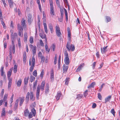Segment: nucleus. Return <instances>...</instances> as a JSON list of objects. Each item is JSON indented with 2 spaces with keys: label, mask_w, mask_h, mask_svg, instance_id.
I'll use <instances>...</instances> for the list:
<instances>
[{
  "label": "nucleus",
  "mask_w": 120,
  "mask_h": 120,
  "mask_svg": "<svg viewBox=\"0 0 120 120\" xmlns=\"http://www.w3.org/2000/svg\"><path fill=\"white\" fill-rule=\"evenodd\" d=\"M4 67H2L0 70V71L1 72V75L2 76L4 75V72L3 71Z\"/></svg>",
  "instance_id": "obj_46"
},
{
  "label": "nucleus",
  "mask_w": 120,
  "mask_h": 120,
  "mask_svg": "<svg viewBox=\"0 0 120 120\" xmlns=\"http://www.w3.org/2000/svg\"><path fill=\"white\" fill-rule=\"evenodd\" d=\"M17 71V66L15 65L14 66V72L15 73H16Z\"/></svg>",
  "instance_id": "obj_41"
},
{
  "label": "nucleus",
  "mask_w": 120,
  "mask_h": 120,
  "mask_svg": "<svg viewBox=\"0 0 120 120\" xmlns=\"http://www.w3.org/2000/svg\"><path fill=\"white\" fill-rule=\"evenodd\" d=\"M9 80V82L8 83V88L9 89L10 88L11 85L12 84V78H9V79H8Z\"/></svg>",
  "instance_id": "obj_22"
},
{
  "label": "nucleus",
  "mask_w": 120,
  "mask_h": 120,
  "mask_svg": "<svg viewBox=\"0 0 120 120\" xmlns=\"http://www.w3.org/2000/svg\"><path fill=\"white\" fill-rule=\"evenodd\" d=\"M56 4L57 5L58 7L59 8H60V2L59 0H55Z\"/></svg>",
  "instance_id": "obj_40"
},
{
  "label": "nucleus",
  "mask_w": 120,
  "mask_h": 120,
  "mask_svg": "<svg viewBox=\"0 0 120 120\" xmlns=\"http://www.w3.org/2000/svg\"><path fill=\"white\" fill-rule=\"evenodd\" d=\"M36 47L35 46H34L32 48L33 54V56H34L36 54Z\"/></svg>",
  "instance_id": "obj_20"
},
{
  "label": "nucleus",
  "mask_w": 120,
  "mask_h": 120,
  "mask_svg": "<svg viewBox=\"0 0 120 120\" xmlns=\"http://www.w3.org/2000/svg\"><path fill=\"white\" fill-rule=\"evenodd\" d=\"M50 12L51 15H55V12L53 4H50Z\"/></svg>",
  "instance_id": "obj_5"
},
{
  "label": "nucleus",
  "mask_w": 120,
  "mask_h": 120,
  "mask_svg": "<svg viewBox=\"0 0 120 120\" xmlns=\"http://www.w3.org/2000/svg\"><path fill=\"white\" fill-rule=\"evenodd\" d=\"M12 40V45H10V46H11L12 48V52L14 54L15 52V46L14 45V42L13 41L14 40Z\"/></svg>",
  "instance_id": "obj_10"
},
{
  "label": "nucleus",
  "mask_w": 120,
  "mask_h": 120,
  "mask_svg": "<svg viewBox=\"0 0 120 120\" xmlns=\"http://www.w3.org/2000/svg\"><path fill=\"white\" fill-rule=\"evenodd\" d=\"M95 84V82H93L89 86H88V88H90L91 87H94V86Z\"/></svg>",
  "instance_id": "obj_29"
},
{
  "label": "nucleus",
  "mask_w": 120,
  "mask_h": 120,
  "mask_svg": "<svg viewBox=\"0 0 120 120\" xmlns=\"http://www.w3.org/2000/svg\"><path fill=\"white\" fill-rule=\"evenodd\" d=\"M4 89H3L2 90L1 94V96L2 97L4 95Z\"/></svg>",
  "instance_id": "obj_63"
},
{
  "label": "nucleus",
  "mask_w": 120,
  "mask_h": 120,
  "mask_svg": "<svg viewBox=\"0 0 120 120\" xmlns=\"http://www.w3.org/2000/svg\"><path fill=\"white\" fill-rule=\"evenodd\" d=\"M51 79V80H53L54 79L53 70L52 69L50 72Z\"/></svg>",
  "instance_id": "obj_19"
},
{
  "label": "nucleus",
  "mask_w": 120,
  "mask_h": 120,
  "mask_svg": "<svg viewBox=\"0 0 120 120\" xmlns=\"http://www.w3.org/2000/svg\"><path fill=\"white\" fill-rule=\"evenodd\" d=\"M55 28L56 31V34L58 37H59L61 35V34L60 30V28L59 27L57 26H56Z\"/></svg>",
  "instance_id": "obj_6"
},
{
  "label": "nucleus",
  "mask_w": 120,
  "mask_h": 120,
  "mask_svg": "<svg viewBox=\"0 0 120 120\" xmlns=\"http://www.w3.org/2000/svg\"><path fill=\"white\" fill-rule=\"evenodd\" d=\"M105 18L107 20V22H109L111 21V19L110 17L106 16L105 17Z\"/></svg>",
  "instance_id": "obj_44"
},
{
  "label": "nucleus",
  "mask_w": 120,
  "mask_h": 120,
  "mask_svg": "<svg viewBox=\"0 0 120 120\" xmlns=\"http://www.w3.org/2000/svg\"><path fill=\"white\" fill-rule=\"evenodd\" d=\"M98 98L100 100L101 99L102 96L101 95L100 93H98Z\"/></svg>",
  "instance_id": "obj_59"
},
{
  "label": "nucleus",
  "mask_w": 120,
  "mask_h": 120,
  "mask_svg": "<svg viewBox=\"0 0 120 120\" xmlns=\"http://www.w3.org/2000/svg\"><path fill=\"white\" fill-rule=\"evenodd\" d=\"M69 78H67L65 80V84L66 85H68V82L69 81Z\"/></svg>",
  "instance_id": "obj_49"
},
{
  "label": "nucleus",
  "mask_w": 120,
  "mask_h": 120,
  "mask_svg": "<svg viewBox=\"0 0 120 120\" xmlns=\"http://www.w3.org/2000/svg\"><path fill=\"white\" fill-rule=\"evenodd\" d=\"M34 39L32 37H30V43L32 44L34 43Z\"/></svg>",
  "instance_id": "obj_43"
},
{
  "label": "nucleus",
  "mask_w": 120,
  "mask_h": 120,
  "mask_svg": "<svg viewBox=\"0 0 120 120\" xmlns=\"http://www.w3.org/2000/svg\"><path fill=\"white\" fill-rule=\"evenodd\" d=\"M108 47V46L106 47H104L103 48H101V53L102 54H103L105 53L107 51V48Z\"/></svg>",
  "instance_id": "obj_13"
},
{
  "label": "nucleus",
  "mask_w": 120,
  "mask_h": 120,
  "mask_svg": "<svg viewBox=\"0 0 120 120\" xmlns=\"http://www.w3.org/2000/svg\"><path fill=\"white\" fill-rule=\"evenodd\" d=\"M96 55L98 58H99L100 57L99 52L98 51L97 52L96 54Z\"/></svg>",
  "instance_id": "obj_64"
},
{
  "label": "nucleus",
  "mask_w": 120,
  "mask_h": 120,
  "mask_svg": "<svg viewBox=\"0 0 120 120\" xmlns=\"http://www.w3.org/2000/svg\"><path fill=\"white\" fill-rule=\"evenodd\" d=\"M68 40L69 41H70L71 39V32H68Z\"/></svg>",
  "instance_id": "obj_51"
},
{
  "label": "nucleus",
  "mask_w": 120,
  "mask_h": 120,
  "mask_svg": "<svg viewBox=\"0 0 120 120\" xmlns=\"http://www.w3.org/2000/svg\"><path fill=\"white\" fill-rule=\"evenodd\" d=\"M13 69L12 68H11L10 69L9 71L8 72L7 76L8 79L12 78H10V77L11 74L12 70H13Z\"/></svg>",
  "instance_id": "obj_14"
},
{
  "label": "nucleus",
  "mask_w": 120,
  "mask_h": 120,
  "mask_svg": "<svg viewBox=\"0 0 120 120\" xmlns=\"http://www.w3.org/2000/svg\"><path fill=\"white\" fill-rule=\"evenodd\" d=\"M21 79H19L17 82V86L19 87H20L21 85Z\"/></svg>",
  "instance_id": "obj_35"
},
{
  "label": "nucleus",
  "mask_w": 120,
  "mask_h": 120,
  "mask_svg": "<svg viewBox=\"0 0 120 120\" xmlns=\"http://www.w3.org/2000/svg\"><path fill=\"white\" fill-rule=\"evenodd\" d=\"M64 55L65 56L64 60V62L66 64L68 65L69 64V60L68 57V54L67 51H65Z\"/></svg>",
  "instance_id": "obj_3"
},
{
  "label": "nucleus",
  "mask_w": 120,
  "mask_h": 120,
  "mask_svg": "<svg viewBox=\"0 0 120 120\" xmlns=\"http://www.w3.org/2000/svg\"><path fill=\"white\" fill-rule=\"evenodd\" d=\"M11 39L14 40V39L15 38V36H14V33H11Z\"/></svg>",
  "instance_id": "obj_61"
},
{
  "label": "nucleus",
  "mask_w": 120,
  "mask_h": 120,
  "mask_svg": "<svg viewBox=\"0 0 120 120\" xmlns=\"http://www.w3.org/2000/svg\"><path fill=\"white\" fill-rule=\"evenodd\" d=\"M40 90V86L38 85L37 87L36 92V97L37 98H38H38L39 97Z\"/></svg>",
  "instance_id": "obj_11"
},
{
  "label": "nucleus",
  "mask_w": 120,
  "mask_h": 120,
  "mask_svg": "<svg viewBox=\"0 0 120 120\" xmlns=\"http://www.w3.org/2000/svg\"><path fill=\"white\" fill-rule=\"evenodd\" d=\"M45 44V48L46 52L47 53H48L50 51V49L49 48V47L47 44V43Z\"/></svg>",
  "instance_id": "obj_21"
},
{
  "label": "nucleus",
  "mask_w": 120,
  "mask_h": 120,
  "mask_svg": "<svg viewBox=\"0 0 120 120\" xmlns=\"http://www.w3.org/2000/svg\"><path fill=\"white\" fill-rule=\"evenodd\" d=\"M59 8L60 9L61 16L62 17V16H63L64 15V11L63 8H61V7H60V8Z\"/></svg>",
  "instance_id": "obj_37"
},
{
  "label": "nucleus",
  "mask_w": 120,
  "mask_h": 120,
  "mask_svg": "<svg viewBox=\"0 0 120 120\" xmlns=\"http://www.w3.org/2000/svg\"><path fill=\"white\" fill-rule=\"evenodd\" d=\"M23 56V61L25 63L26 62V53L25 52H24Z\"/></svg>",
  "instance_id": "obj_30"
},
{
  "label": "nucleus",
  "mask_w": 120,
  "mask_h": 120,
  "mask_svg": "<svg viewBox=\"0 0 120 120\" xmlns=\"http://www.w3.org/2000/svg\"><path fill=\"white\" fill-rule=\"evenodd\" d=\"M30 100L32 101L34 100V93L32 92H31L30 93Z\"/></svg>",
  "instance_id": "obj_17"
},
{
  "label": "nucleus",
  "mask_w": 120,
  "mask_h": 120,
  "mask_svg": "<svg viewBox=\"0 0 120 120\" xmlns=\"http://www.w3.org/2000/svg\"><path fill=\"white\" fill-rule=\"evenodd\" d=\"M105 85V84L104 83H103L101 87H100L99 88V91L100 92H101L102 90V88L103 87V86H104Z\"/></svg>",
  "instance_id": "obj_50"
},
{
  "label": "nucleus",
  "mask_w": 120,
  "mask_h": 120,
  "mask_svg": "<svg viewBox=\"0 0 120 120\" xmlns=\"http://www.w3.org/2000/svg\"><path fill=\"white\" fill-rule=\"evenodd\" d=\"M29 77H28L27 78H25L24 80V84L26 85H27L28 83V80L29 79Z\"/></svg>",
  "instance_id": "obj_32"
},
{
  "label": "nucleus",
  "mask_w": 120,
  "mask_h": 120,
  "mask_svg": "<svg viewBox=\"0 0 120 120\" xmlns=\"http://www.w3.org/2000/svg\"><path fill=\"white\" fill-rule=\"evenodd\" d=\"M26 20L23 19H22L21 21V25L22 26V27L20 24L18 23L17 24V29L18 31V35L20 37L23 36V28H24L26 27Z\"/></svg>",
  "instance_id": "obj_1"
},
{
  "label": "nucleus",
  "mask_w": 120,
  "mask_h": 120,
  "mask_svg": "<svg viewBox=\"0 0 120 120\" xmlns=\"http://www.w3.org/2000/svg\"><path fill=\"white\" fill-rule=\"evenodd\" d=\"M29 113V111L28 109L25 110L24 111V115L26 116H27Z\"/></svg>",
  "instance_id": "obj_31"
},
{
  "label": "nucleus",
  "mask_w": 120,
  "mask_h": 120,
  "mask_svg": "<svg viewBox=\"0 0 120 120\" xmlns=\"http://www.w3.org/2000/svg\"><path fill=\"white\" fill-rule=\"evenodd\" d=\"M31 112L33 113L34 116H35L36 114V111L34 108H33L31 109Z\"/></svg>",
  "instance_id": "obj_47"
},
{
  "label": "nucleus",
  "mask_w": 120,
  "mask_h": 120,
  "mask_svg": "<svg viewBox=\"0 0 120 120\" xmlns=\"http://www.w3.org/2000/svg\"><path fill=\"white\" fill-rule=\"evenodd\" d=\"M88 91V90H86L85 92L84 93V96L85 97H86V96H87L88 94L87 92Z\"/></svg>",
  "instance_id": "obj_54"
},
{
  "label": "nucleus",
  "mask_w": 120,
  "mask_h": 120,
  "mask_svg": "<svg viewBox=\"0 0 120 120\" xmlns=\"http://www.w3.org/2000/svg\"><path fill=\"white\" fill-rule=\"evenodd\" d=\"M49 85L48 84H47L46 86L45 93H48L49 91Z\"/></svg>",
  "instance_id": "obj_28"
},
{
  "label": "nucleus",
  "mask_w": 120,
  "mask_h": 120,
  "mask_svg": "<svg viewBox=\"0 0 120 120\" xmlns=\"http://www.w3.org/2000/svg\"><path fill=\"white\" fill-rule=\"evenodd\" d=\"M111 98V96H109L107 97L105 99V103H106L107 102L109 101Z\"/></svg>",
  "instance_id": "obj_27"
},
{
  "label": "nucleus",
  "mask_w": 120,
  "mask_h": 120,
  "mask_svg": "<svg viewBox=\"0 0 120 120\" xmlns=\"http://www.w3.org/2000/svg\"><path fill=\"white\" fill-rule=\"evenodd\" d=\"M68 68V66H67L64 64L63 67V71L64 73H66Z\"/></svg>",
  "instance_id": "obj_12"
},
{
  "label": "nucleus",
  "mask_w": 120,
  "mask_h": 120,
  "mask_svg": "<svg viewBox=\"0 0 120 120\" xmlns=\"http://www.w3.org/2000/svg\"><path fill=\"white\" fill-rule=\"evenodd\" d=\"M5 115V108L3 109L1 113V117L4 116Z\"/></svg>",
  "instance_id": "obj_24"
},
{
  "label": "nucleus",
  "mask_w": 120,
  "mask_h": 120,
  "mask_svg": "<svg viewBox=\"0 0 120 120\" xmlns=\"http://www.w3.org/2000/svg\"><path fill=\"white\" fill-rule=\"evenodd\" d=\"M33 75L35 76L36 77L37 75V71L36 70H35L33 72Z\"/></svg>",
  "instance_id": "obj_52"
},
{
  "label": "nucleus",
  "mask_w": 120,
  "mask_h": 120,
  "mask_svg": "<svg viewBox=\"0 0 120 120\" xmlns=\"http://www.w3.org/2000/svg\"><path fill=\"white\" fill-rule=\"evenodd\" d=\"M24 40L25 41H27V33L26 32H25L24 33Z\"/></svg>",
  "instance_id": "obj_38"
},
{
  "label": "nucleus",
  "mask_w": 120,
  "mask_h": 120,
  "mask_svg": "<svg viewBox=\"0 0 120 120\" xmlns=\"http://www.w3.org/2000/svg\"><path fill=\"white\" fill-rule=\"evenodd\" d=\"M51 47L52 49V50L53 51H54L55 50V45L54 44H53L52 45Z\"/></svg>",
  "instance_id": "obj_53"
},
{
  "label": "nucleus",
  "mask_w": 120,
  "mask_h": 120,
  "mask_svg": "<svg viewBox=\"0 0 120 120\" xmlns=\"http://www.w3.org/2000/svg\"><path fill=\"white\" fill-rule=\"evenodd\" d=\"M32 64L30 69V71L31 72L32 71L34 68L35 63V60L34 56L32 57Z\"/></svg>",
  "instance_id": "obj_4"
},
{
  "label": "nucleus",
  "mask_w": 120,
  "mask_h": 120,
  "mask_svg": "<svg viewBox=\"0 0 120 120\" xmlns=\"http://www.w3.org/2000/svg\"><path fill=\"white\" fill-rule=\"evenodd\" d=\"M56 98L57 100H58L59 99H61L62 98V96L60 92L58 91L57 92V95L56 96Z\"/></svg>",
  "instance_id": "obj_8"
},
{
  "label": "nucleus",
  "mask_w": 120,
  "mask_h": 120,
  "mask_svg": "<svg viewBox=\"0 0 120 120\" xmlns=\"http://www.w3.org/2000/svg\"><path fill=\"white\" fill-rule=\"evenodd\" d=\"M10 27H11L12 29L14 28V24L12 21L11 22Z\"/></svg>",
  "instance_id": "obj_60"
},
{
  "label": "nucleus",
  "mask_w": 120,
  "mask_h": 120,
  "mask_svg": "<svg viewBox=\"0 0 120 120\" xmlns=\"http://www.w3.org/2000/svg\"><path fill=\"white\" fill-rule=\"evenodd\" d=\"M28 22L29 24H31L32 21V18L31 14H28L27 15Z\"/></svg>",
  "instance_id": "obj_7"
},
{
  "label": "nucleus",
  "mask_w": 120,
  "mask_h": 120,
  "mask_svg": "<svg viewBox=\"0 0 120 120\" xmlns=\"http://www.w3.org/2000/svg\"><path fill=\"white\" fill-rule=\"evenodd\" d=\"M28 115L29 118H31L33 117L32 113L31 112Z\"/></svg>",
  "instance_id": "obj_57"
},
{
  "label": "nucleus",
  "mask_w": 120,
  "mask_h": 120,
  "mask_svg": "<svg viewBox=\"0 0 120 120\" xmlns=\"http://www.w3.org/2000/svg\"><path fill=\"white\" fill-rule=\"evenodd\" d=\"M43 25H44V28L45 32L47 34L48 33V30L46 24V23L44 22Z\"/></svg>",
  "instance_id": "obj_23"
},
{
  "label": "nucleus",
  "mask_w": 120,
  "mask_h": 120,
  "mask_svg": "<svg viewBox=\"0 0 120 120\" xmlns=\"http://www.w3.org/2000/svg\"><path fill=\"white\" fill-rule=\"evenodd\" d=\"M64 9V10L65 11V16H68V13L67 11L64 8H63Z\"/></svg>",
  "instance_id": "obj_62"
},
{
  "label": "nucleus",
  "mask_w": 120,
  "mask_h": 120,
  "mask_svg": "<svg viewBox=\"0 0 120 120\" xmlns=\"http://www.w3.org/2000/svg\"><path fill=\"white\" fill-rule=\"evenodd\" d=\"M66 47L68 51H73L75 49V46L73 44H71L70 42H67Z\"/></svg>",
  "instance_id": "obj_2"
},
{
  "label": "nucleus",
  "mask_w": 120,
  "mask_h": 120,
  "mask_svg": "<svg viewBox=\"0 0 120 120\" xmlns=\"http://www.w3.org/2000/svg\"><path fill=\"white\" fill-rule=\"evenodd\" d=\"M49 27L50 30L51 32L52 33L53 32V26L52 24L50 23L49 25Z\"/></svg>",
  "instance_id": "obj_26"
},
{
  "label": "nucleus",
  "mask_w": 120,
  "mask_h": 120,
  "mask_svg": "<svg viewBox=\"0 0 120 120\" xmlns=\"http://www.w3.org/2000/svg\"><path fill=\"white\" fill-rule=\"evenodd\" d=\"M40 42L41 45L42 46H44V44L42 40L41 39H40Z\"/></svg>",
  "instance_id": "obj_56"
},
{
  "label": "nucleus",
  "mask_w": 120,
  "mask_h": 120,
  "mask_svg": "<svg viewBox=\"0 0 120 120\" xmlns=\"http://www.w3.org/2000/svg\"><path fill=\"white\" fill-rule=\"evenodd\" d=\"M44 74V70L43 69L41 71V72L40 75V77L42 78Z\"/></svg>",
  "instance_id": "obj_48"
},
{
  "label": "nucleus",
  "mask_w": 120,
  "mask_h": 120,
  "mask_svg": "<svg viewBox=\"0 0 120 120\" xmlns=\"http://www.w3.org/2000/svg\"><path fill=\"white\" fill-rule=\"evenodd\" d=\"M30 95V93L29 92H28L27 94L26 97V100L28 101L29 99V97Z\"/></svg>",
  "instance_id": "obj_42"
},
{
  "label": "nucleus",
  "mask_w": 120,
  "mask_h": 120,
  "mask_svg": "<svg viewBox=\"0 0 120 120\" xmlns=\"http://www.w3.org/2000/svg\"><path fill=\"white\" fill-rule=\"evenodd\" d=\"M9 58L10 59V60H11L12 59V48L11 46L9 47Z\"/></svg>",
  "instance_id": "obj_15"
},
{
  "label": "nucleus",
  "mask_w": 120,
  "mask_h": 120,
  "mask_svg": "<svg viewBox=\"0 0 120 120\" xmlns=\"http://www.w3.org/2000/svg\"><path fill=\"white\" fill-rule=\"evenodd\" d=\"M83 97L82 95L81 94H79L77 95V98L78 99L81 98Z\"/></svg>",
  "instance_id": "obj_55"
},
{
  "label": "nucleus",
  "mask_w": 120,
  "mask_h": 120,
  "mask_svg": "<svg viewBox=\"0 0 120 120\" xmlns=\"http://www.w3.org/2000/svg\"><path fill=\"white\" fill-rule=\"evenodd\" d=\"M35 77H34L32 75H31L30 77V82L31 83L34 81L35 80Z\"/></svg>",
  "instance_id": "obj_36"
},
{
  "label": "nucleus",
  "mask_w": 120,
  "mask_h": 120,
  "mask_svg": "<svg viewBox=\"0 0 120 120\" xmlns=\"http://www.w3.org/2000/svg\"><path fill=\"white\" fill-rule=\"evenodd\" d=\"M45 84V82L43 81L41 83V86H40V89H41L42 91L44 90Z\"/></svg>",
  "instance_id": "obj_18"
},
{
  "label": "nucleus",
  "mask_w": 120,
  "mask_h": 120,
  "mask_svg": "<svg viewBox=\"0 0 120 120\" xmlns=\"http://www.w3.org/2000/svg\"><path fill=\"white\" fill-rule=\"evenodd\" d=\"M37 84V80H36L35 81V82L34 83L33 88L34 90L36 89Z\"/></svg>",
  "instance_id": "obj_33"
},
{
  "label": "nucleus",
  "mask_w": 120,
  "mask_h": 120,
  "mask_svg": "<svg viewBox=\"0 0 120 120\" xmlns=\"http://www.w3.org/2000/svg\"><path fill=\"white\" fill-rule=\"evenodd\" d=\"M9 3L11 7H12L13 5V3L12 0H8Z\"/></svg>",
  "instance_id": "obj_34"
},
{
  "label": "nucleus",
  "mask_w": 120,
  "mask_h": 120,
  "mask_svg": "<svg viewBox=\"0 0 120 120\" xmlns=\"http://www.w3.org/2000/svg\"><path fill=\"white\" fill-rule=\"evenodd\" d=\"M8 95L7 94H5L4 95V97L3 99L4 101H6V100L7 98Z\"/></svg>",
  "instance_id": "obj_45"
},
{
  "label": "nucleus",
  "mask_w": 120,
  "mask_h": 120,
  "mask_svg": "<svg viewBox=\"0 0 120 120\" xmlns=\"http://www.w3.org/2000/svg\"><path fill=\"white\" fill-rule=\"evenodd\" d=\"M84 64H82L78 67V68L77 69L76 71H80L82 68L83 67V65Z\"/></svg>",
  "instance_id": "obj_39"
},
{
  "label": "nucleus",
  "mask_w": 120,
  "mask_h": 120,
  "mask_svg": "<svg viewBox=\"0 0 120 120\" xmlns=\"http://www.w3.org/2000/svg\"><path fill=\"white\" fill-rule=\"evenodd\" d=\"M39 36L42 39H45V41L46 43H47V39L45 34H43L40 33Z\"/></svg>",
  "instance_id": "obj_9"
},
{
  "label": "nucleus",
  "mask_w": 120,
  "mask_h": 120,
  "mask_svg": "<svg viewBox=\"0 0 120 120\" xmlns=\"http://www.w3.org/2000/svg\"><path fill=\"white\" fill-rule=\"evenodd\" d=\"M111 113L113 114V115L114 116L115 115V112L114 110V109H112L111 112Z\"/></svg>",
  "instance_id": "obj_58"
},
{
  "label": "nucleus",
  "mask_w": 120,
  "mask_h": 120,
  "mask_svg": "<svg viewBox=\"0 0 120 120\" xmlns=\"http://www.w3.org/2000/svg\"><path fill=\"white\" fill-rule=\"evenodd\" d=\"M19 100L18 99H17L16 101V102L14 107V109L15 110L17 109L18 104Z\"/></svg>",
  "instance_id": "obj_25"
},
{
  "label": "nucleus",
  "mask_w": 120,
  "mask_h": 120,
  "mask_svg": "<svg viewBox=\"0 0 120 120\" xmlns=\"http://www.w3.org/2000/svg\"><path fill=\"white\" fill-rule=\"evenodd\" d=\"M24 97H19V98L18 100H19L20 101L19 105L20 106L22 105L23 102L24 101Z\"/></svg>",
  "instance_id": "obj_16"
}]
</instances>
